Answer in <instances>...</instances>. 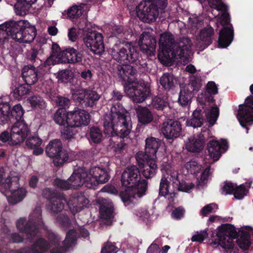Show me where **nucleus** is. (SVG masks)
Listing matches in <instances>:
<instances>
[{"label": "nucleus", "instance_id": "nucleus-1", "mask_svg": "<svg viewBox=\"0 0 253 253\" xmlns=\"http://www.w3.org/2000/svg\"><path fill=\"white\" fill-rule=\"evenodd\" d=\"M192 45L189 38L183 37L178 43H175L171 34L163 33L159 40L158 58L163 64L172 62L186 63L193 53Z\"/></svg>", "mask_w": 253, "mask_h": 253}, {"label": "nucleus", "instance_id": "nucleus-2", "mask_svg": "<svg viewBox=\"0 0 253 253\" xmlns=\"http://www.w3.org/2000/svg\"><path fill=\"white\" fill-rule=\"evenodd\" d=\"M121 182L126 187L120 195L125 206L135 203L138 199L146 194L148 182L141 179L139 170L135 166H129L125 169L122 174Z\"/></svg>", "mask_w": 253, "mask_h": 253}, {"label": "nucleus", "instance_id": "nucleus-3", "mask_svg": "<svg viewBox=\"0 0 253 253\" xmlns=\"http://www.w3.org/2000/svg\"><path fill=\"white\" fill-rule=\"evenodd\" d=\"M41 213V208L37 207L30 214L28 221L24 217H21L17 220L16 228L22 236L17 233H10L7 227L4 226L2 232L5 237L13 243H21L24 239L32 242L40 231L44 228Z\"/></svg>", "mask_w": 253, "mask_h": 253}, {"label": "nucleus", "instance_id": "nucleus-4", "mask_svg": "<svg viewBox=\"0 0 253 253\" xmlns=\"http://www.w3.org/2000/svg\"><path fill=\"white\" fill-rule=\"evenodd\" d=\"M104 133L109 137H126L131 129L128 112L120 104L114 105L110 114L104 117Z\"/></svg>", "mask_w": 253, "mask_h": 253}, {"label": "nucleus", "instance_id": "nucleus-5", "mask_svg": "<svg viewBox=\"0 0 253 253\" xmlns=\"http://www.w3.org/2000/svg\"><path fill=\"white\" fill-rule=\"evenodd\" d=\"M36 36L34 26L26 20L9 21L0 25V43H4L10 37L20 43H30Z\"/></svg>", "mask_w": 253, "mask_h": 253}, {"label": "nucleus", "instance_id": "nucleus-6", "mask_svg": "<svg viewBox=\"0 0 253 253\" xmlns=\"http://www.w3.org/2000/svg\"><path fill=\"white\" fill-rule=\"evenodd\" d=\"M152 3L148 0L140 1L136 6L129 4L128 8L130 13L136 15L140 19L145 22H152L156 20L159 12H163L167 6V0H153Z\"/></svg>", "mask_w": 253, "mask_h": 253}, {"label": "nucleus", "instance_id": "nucleus-7", "mask_svg": "<svg viewBox=\"0 0 253 253\" xmlns=\"http://www.w3.org/2000/svg\"><path fill=\"white\" fill-rule=\"evenodd\" d=\"M237 236L236 228L230 224H223L218 227L216 234L210 241V245L213 248H221V252L231 253L235 245L234 239Z\"/></svg>", "mask_w": 253, "mask_h": 253}, {"label": "nucleus", "instance_id": "nucleus-8", "mask_svg": "<svg viewBox=\"0 0 253 253\" xmlns=\"http://www.w3.org/2000/svg\"><path fill=\"white\" fill-rule=\"evenodd\" d=\"M19 180L17 175L12 176L10 179H7L6 183L2 185L3 189H1V192L6 196L8 202L12 205L21 202L27 193L25 189L19 185Z\"/></svg>", "mask_w": 253, "mask_h": 253}, {"label": "nucleus", "instance_id": "nucleus-9", "mask_svg": "<svg viewBox=\"0 0 253 253\" xmlns=\"http://www.w3.org/2000/svg\"><path fill=\"white\" fill-rule=\"evenodd\" d=\"M113 58L122 64L132 63L138 59L139 55L131 42L115 44L111 50Z\"/></svg>", "mask_w": 253, "mask_h": 253}, {"label": "nucleus", "instance_id": "nucleus-10", "mask_svg": "<svg viewBox=\"0 0 253 253\" xmlns=\"http://www.w3.org/2000/svg\"><path fill=\"white\" fill-rule=\"evenodd\" d=\"M8 95L0 96V124L7 123L11 119L17 121H23L22 118L24 113V110L20 104L14 105L10 114V105Z\"/></svg>", "mask_w": 253, "mask_h": 253}, {"label": "nucleus", "instance_id": "nucleus-11", "mask_svg": "<svg viewBox=\"0 0 253 253\" xmlns=\"http://www.w3.org/2000/svg\"><path fill=\"white\" fill-rule=\"evenodd\" d=\"M83 28L86 32L84 34L83 41L86 47L95 54L101 55L104 51L103 37L101 33L90 29L91 24H86Z\"/></svg>", "mask_w": 253, "mask_h": 253}, {"label": "nucleus", "instance_id": "nucleus-12", "mask_svg": "<svg viewBox=\"0 0 253 253\" xmlns=\"http://www.w3.org/2000/svg\"><path fill=\"white\" fill-rule=\"evenodd\" d=\"M145 153L140 151L136 154V159L139 165H141V160H143L144 157L151 158L152 159H157L158 156L164 154L166 149L159 139L149 137L145 140Z\"/></svg>", "mask_w": 253, "mask_h": 253}, {"label": "nucleus", "instance_id": "nucleus-13", "mask_svg": "<svg viewBox=\"0 0 253 253\" xmlns=\"http://www.w3.org/2000/svg\"><path fill=\"white\" fill-rule=\"evenodd\" d=\"M124 88L126 94L137 103L144 101L150 93L149 87L142 81L125 84Z\"/></svg>", "mask_w": 253, "mask_h": 253}, {"label": "nucleus", "instance_id": "nucleus-14", "mask_svg": "<svg viewBox=\"0 0 253 253\" xmlns=\"http://www.w3.org/2000/svg\"><path fill=\"white\" fill-rule=\"evenodd\" d=\"M45 153L53 159V163L56 166L63 165L68 158L67 152L62 149V144L59 139L50 141L46 147Z\"/></svg>", "mask_w": 253, "mask_h": 253}, {"label": "nucleus", "instance_id": "nucleus-15", "mask_svg": "<svg viewBox=\"0 0 253 253\" xmlns=\"http://www.w3.org/2000/svg\"><path fill=\"white\" fill-rule=\"evenodd\" d=\"M109 170L102 166H98L92 167L88 170H85L88 188L94 189L98 184L107 182L110 178Z\"/></svg>", "mask_w": 253, "mask_h": 253}, {"label": "nucleus", "instance_id": "nucleus-16", "mask_svg": "<svg viewBox=\"0 0 253 253\" xmlns=\"http://www.w3.org/2000/svg\"><path fill=\"white\" fill-rule=\"evenodd\" d=\"M170 166L166 162V165L163 164L161 170L163 173L164 171L166 172V175L163 174L164 176L162 178L159 188V194L161 196L166 197L170 201L173 200V198L175 196V187L174 184L171 180H169L170 173L171 170Z\"/></svg>", "mask_w": 253, "mask_h": 253}, {"label": "nucleus", "instance_id": "nucleus-17", "mask_svg": "<svg viewBox=\"0 0 253 253\" xmlns=\"http://www.w3.org/2000/svg\"><path fill=\"white\" fill-rule=\"evenodd\" d=\"M253 96H248L245 100L244 105H239L237 119L241 126L247 129L248 133L247 125H251L253 123Z\"/></svg>", "mask_w": 253, "mask_h": 253}, {"label": "nucleus", "instance_id": "nucleus-18", "mask_svg": "<svg viewBox=\"0 0 253 253\" xmlns=\"http://www.w3.org/2000/svg\"><path fill=\"white\" fill-rule=\"evenodd\" d=\"M202 4L203 8L209 6L221 12V14L216 17V20L220 22L222 26L229 22V15L228 12V6L222 0H198Z\"/></svg>", "mask_w": 253, "mask_h": 253}, {"label": "nucleus", "instance_id": "nucleus-19", "mask_svg": "<svg viewBox=\"0 0 253 253\" xmlns=\"http://www.w3.org/2000/svg\"><path fill=\"white\" fill-rule=\"evenodd\" d=\"M44 63L36 68L33 65H25L22 70V78L27 85L35 84L41 74L45 73Z\"/></svg>", "mask_w": 253, "mask_h": 253}, {"label": "nucleus", "instance_id": "nucleus-20", "mask_svg": "<svg viewBox=\"0 0 253 253\" xmlns=\"http://www.w3.org/2000/svg\"><path fill=\"white\" fill-rule=\"evenodd\" d=\"M28 125L24 121H17L11 129V142L12 145H17L22 142L29 133Z\"/></svg>", "mask_w": 253, "mask_h": 253}, {"label": "nucleus", "instance_id": "nucleus-21", "mask_svg": "<svg viewBox=\"0 0 253 253\" xmlns=\"http://www.w3.org/2000/svg\"><path fill=\"white\" fill-rule=\"evenodd\" d=\"M68 124L71 126H86L90 122V115L84 109L75 108L73 110L68 112Z\"/></svg>", "mask_w": 253, "mask_h": 253}, {"label": "nucleus", "instance_id": "nucleus-22", "mask_svg": "<svg viewBox=\"0 0 253 253\" xmlns=\"http://www.w3.org/2000/svg\"><path fill=\"white\" fill-rule=\"evenodd\" d=\"M180 123L177 121L169 120L163 123L161 131L167 139L173 140L178 137L181 132Z\"/></svg>", "mask_w": 253, "mask_h": 253}, {"label": "nucleus", "instance_id": "nucleus-23", "mask_svg": "<svg viewBox=\"0 0 253 253\" xmlns=\"http://www.w3.org/2000/svg\"><path fill=\"white\" fill-rule=\"evenodd\" d=\"M228 149V144L225 139H221L219 141L212 139L208 144L209 154L213 161L218 160Z\"/></svg>", "mask_w": 253, "mask_h": 253}, {"label": "nucleus", "instance_id": "nucleus-24", "mask_svg": "<svg viewBox=\"0 0 253 253\" xmlns=\"http://www.w3.org/2000/svg\"><path fill=\"white\" fill-rule=\"evenodd\" d=\"M214 31L211 26L202 29L197 39L196 47L200 51H202L210 45L213 40Z\"/></svg>", "mask_w": 253, "mask_h": 253}, {"label": "nucleus", "instance_id": "nucleus-25", "mask_svg": "<svg viewBox=\"0 0 253 253\" xmlns=\"http://www.w3.org/2000/svg\"><path fill=\"white\" fill-rule=\"evenodd\" d=\"M16 2L14 3L15 11L17 15H23L29 8V5L33 4L36 2H39V4L42 6L45 5L47 7H51L54 0H46L43 1V0H15Z\"/></svg>", "mask_w": 253, "mask_h": 253}, {"label": "nucleus", "instance_id": "nucleus-26", "mask_svg": "<svg viewBox=\"0 0 253 253\" xmlns=\"http://www.w3.org/2000/svg\"><path fill=\"white\" fill-rule=\"evenodd\" d=\"M138 44L144 53L150 55L155 50L156 41L150 33L143 32L139 37Z\"/></svg>", "mask_w": 253, "mask_h": 253}, {"label": "nucleus", "instance_id": "nucleus-27", "mask_svg": "<svg viewBox=\"0 0 253 253\" xmlns=\"http://www.w3.org/2000/svg\"><path fill=\"white\" fill-rule=\"evenodd\" d=\"M88 203V200L81 193L71 197L67 202V205L70 211L75 213L86 207Z\"/></svg>", "mask_w": 253, "mask_h": 253}, {"label": "nucleus", "instance_id": "nucleus-28", "mask_svg": "<svg viewBox=\"0 0 253 253\" xmlns=\"http://www.w3.org/2000/svg\"><path fill=\"white\" fill-rule=\"evenodd\" d=\"M157 160V159H152L151 158L144 157L143 160H141V165L138 163L142 173L145 177L150 178L156 174L158 169Z\"/></svg>", "mask_w": 253, "mask_h": 253}, {"label": "nucleus", "instance_id": "nucleus-29", "mask_svg": "<svg viewBox=\"0 0 253 253\" xmlns=\"http://www.w3.org/2000/svg\"><path fill=\"white\" fill-rule=\"evenodd\" d=\"M87 175L84 168H79L74 171L69 178L71 188L76 189L84 184L88 188Z\"/></svg>", "mask_w": 253, "mask_h": 253}, {"label": "nucleus", "instance_id": "nucleus-30", "mask_svg": "<svg viewBox=\"0 0 253 253\" xmlns=\"http://www.w3.org/2000/svg\"><path fill=\"white\" fill-rule=\"evenodd\" d=\"M129 64H123L118 67V75L123 81L126 82V84L137 81L136 70Z\"/></svg>", "mask_w": 253, "mask_h": 253}, {"label": "nucleus", "instance_id": "nucleus-31", "mask_svg": "<svg viewBox=\"0 0 253 253\" xmlns=\"http://www.w3.org/2000/svg\"><path fill=\"white\" fill-rule=\"evenodd\" d=\"M68 48L63 51L52 52L51 55L44 61L45 72L49 71L50 66L59 63H68Z\"/></svg>", "mask_w": 253, "mask_h": 253}, {"label": "nucleus", "instance_id": "nucleus-32", "mask_svg": "<svg viewBox=\"0 0 253 253\" xmlns=\"http://www.w3.org/2000/svg\"><path fill=\"white\" fill-rule=\"evenodd\" d=\"M217 87L213 82H209L207 85L206 90L204 93L198 95L197 100L201 104H206L213 100V94L217 93Z\"/></svg>", "mask_w": 253, "mask_h": 253}, {"label": "nucleus", "instance_id": "nucleus-33", "mask_svg": "<svg viewBox=\"0 0 253 253\" xmlns=\"http://www.w3.org/2000/svg\"><path fill=\"white\" fill-rule=\"evenodd\" d=\"M204 144V140L201 134L192 135L185 141V148L188 151L198 152L203 149Z\"/></svg>", "mask_w": 253, "mask_h": 253}, {"label": "nucleus", "instance_id": "nucleus-34", "mask_svg": "<svg viewBox=\"0 0 253 253\" xmlns=\"http://www.w3.org/2000/svg\"><path fill=\"white\" fill-rule=\"evenodd\" d=\"M169 180H171L175 187V193L177 191L189 192L194 187V184L190 182L182 181L180 182L178 179V173L175 170H171Z\"/></svg>", "mask_w": 253, "mask_h": 253}, {"label": "nucleus", "instance_id": "nucleus-35", "mask_svg": "<svg viewBox=\"0 0 253 253\" xmlns=\"http://www.w3.org/2000/svg\"><path fill=\"white\" fill-rule=\"evenodd\" d=\"M234 33L232 26L224 27L219 33L218 41V47L226 48L233 40Z\"/></svg>", "mask_w": 253, "mask_h": 253}, {"label": "nucleus", "instance_id": "nucleus-36", "mask_svg": "<svg viewBox=\"0 0 253 253\" xmlns=\"http://www.w3.org/2000/svg\"><path fill=\"white\" fill-rule=\"evenodd\" d=\"M100 203V214L102 218L105 220L111 219L113 217V206L109 199L104 198L99 199Z\"/></svg>", "mask_w": 253, "mask_h": 253}, {"label": "nucleus", "instance_id": "nucleus-37", "mask_svg": "<svg viewBox=\"0 0 253 253\" xmlns=\"http://www.w3.org/2000/svg\"><path fill=\"white\" fill-rule=\"evenodd\" d=\"M136 113L138 122L143 125L150 123L153 120L151 111L146 107L138 106L136 108Z\"/></svg>", "mask_w": 253, "mask_h": 253}, {"label": "nucleus", "instance_id": "nucleus-38", "mask_svg": "<svg viewBox=\"0 0 253 253\" xmlns=\"http://www.w3.org/2000/svg\"><path fill=\"white\" fill-rule=\"evenodd\" d=\"M26 145L30 149H33V154L36 155H39L43 153V149L41 146L42 143V140L37 135L30 137L26 142Z\"/></svg>", "mask_w": 253, "mask_h": 253}, {"label": "nucleus", "instance_id": "nucleus-39", "mask_svg": "<svg viewBox=\"0 0 253 253\" xmlns=\"http://www.w3.org/2000/svg\"><path fill=\"white\" fill-rule=\"evenodd\" d=\"M160 83L165 89L169 90L177 84V80L173 75L166 73L160 78Z\"/></svg>", "mask_w": 253, "mask_h": 253}, {"label": "nucleus", "instance_id": "nucleus-40", "mask_svg": "<svg viewBox=\"0 0 253 253\" xmlns=\"http://www.w3.org/2000/svg\"><path fill=\"white\" fill-rule=\"evenodd\" d=\"M203 121L202 110L197 109L193 112L192 118L186 121V125L193 127H200L203 125Z\"/></svg>", "mask_w": 253, "mask_h": 253}, {"label": "nucleus", "instance_id": "nucleus-41", "mask_svg": "<svg viewBox=\"0 0 253 253\" xmlns=\"http://www.w3.org/2000/svg\"><path fill=\"white\" fill-rule=\"evenodd\" d=\"M67 202L63 195H60L50 202V210L53 213L61 211L64 208V204Z\"/></svg>", "mask_w": 253, "mask_h": 253}, {"label": "nucleus", "instance_id": "nucleus-42", "mask_svg": "<svg viewBox=\"0 0 253 253\" xmlns=\"http://www.w3.org/2000/svg\"><path fill=\"white\" fill-rule=\"evenodd\" d=\"M202 85V80L201 77L199 76H192L190 79V82L187 84L182 85L185 87L189 92H197Z\"/></svg>", "mask_w": 253, "mask_h": 253}, {"label": "nucleus", "instance_id": "nucleus-43", "mask_svg": "<svg viewBox=\"0 0 253 253\" xmlns=\"http://www.w3.org/2000/svg\"><path fill=\"white\" fill-rule=\"evenodd\" d=\"M68 112H67L63 109H58L54 114L53 120L54 122L59 126H62L68 124Z\"/></svg>", "mask_w": 253, "mask_h": 253}, {"label": "nucleus", "instance_id": "nucleus-44", "mask_svg": "<svg viewBox=\"0 0 253 253\" xmlns=\"http://www.w3.org/2000/svg\"><path fill=\"white\" fill-rule=\"evenodd\" d=\"M87 9V5L84 3L73 5L68 10V16L71 18H78Z\"/></svg>", "mask_w": 253, "mask_h": 253}, {"label": "nucleus", "instance_id": "nucleus-45", "mask_svg": "<svg viewBox=\"0 0 253 253\" xmlns=\"http://www.w3.org/2000/svg\"><path fill=\"white\" fill-rule=\"evenodd\" d=\"M68 63L82 64L83 54L74 48H68Z\"/></svg>", "mask_w": 253, "mask_h": 253}, {"label": "nucleus", "instance_id": "nucleus-46", "mask_svg": "<svg viewBox=\"0 0 253 253\" xmlns=\"http://www.w3.org/2000/svg\"><path fill=\"white\" fill-rule=\"evenodd\" d=\"M87 89L79 88L72 91L73 99L79 104H85Z\"/></svg>", "mask_w": 253, "mask_h": 253}, {"label": "nucleus", "instance_id": "nucleus-47", "mask_svg": "<svg viewBox=\"0 0 253 253\" xmlns=\"http://www.w3.org/2000/svg\"><path fill=\"white\" fill-rule=\"evenodd\" d=\"M26 84H22L16 87L13 91L14 97L18 100H20L29 94L31 88Z\"/></svg>", "mask_w": 253, "mask_h": 253}, {"label": "nucleus", "instance_id": "nucleus-48", "mask_svg": "<svg viewBox=\"0 0 253 253\" xmlns=\"http://www.w3.org/2000/svg\"><path fill=\"white\" fill-rule=\"evenodd\" d=\"M181 90L179 95L178 102L182 106H185L189 104L191 99V92L188 90L183 86H181Z\"/></svg>", "mask_w": 253, "mask_h": 253}, {"label": "nucleus", "instance_id": "nucleus-49", "mask_svg": "<svg viewBox=\"0 0 253 253\" xmlns=\"http://www.w3.org/2000/svg\"><path fill=\"white\" fill-rule=\"evenodd\" d=\"M205 115L208 122L213 125L216 122L219 116V109L217 107H212L205 110Z\"/></svg>", "mask_w": 253, "mask_h": 253}, {"label": "nucleus", "instance_id": "nucleus-50", "mask_svg": "<svg viewBox=\"0 0 253 253\" xmlns=\"http://www.w3.org/2000/svg\"><path fill=\"white\" fill-rule=\"evenodd\" d=\"M27 101L31 106L34 109L38 108L43 109L46 107L45 101L39 96L34 95L30 96L28 98Z\"/></svg>", "mask_w": 253, "mask_h": 253}, {"label": "nucleus", "instance_id": "nucleus-51", "mask_svg": "<svg viewBox=\"0 0 253 253\" xmlns=\"http://www.w3.org/2000/svg\"><path fill=\"white\" fill-rule=\"evenodd\" d=\"M204 25V20L202 16L198 17L196 15H191L188 19V25L192 31H195Z\"/></svg>", "mask_w": 253, "mask_h": 253}, {"label": "nucleus", "instance_id": "nucleus-52", "mask_svg": "<svg viewBox=\"0 0 253 253\" xmlns=\"http://www.w3.org/2000/svg\"><path fill=\"white\" fill-rule=\"evenodd\" d=\"M201 169V167L195 161H190L187 162L182 169L183 174H194Z\"/></svg>", "mask_w": 253, "mask_h": 253}, {"label": "nucleus", "instance_id": "nucleus-53", "mask_svg": "<svg viewBox=\"0 0 253 253\" xmlns=\"http://www.w3.org/2000/svg\"><path fill=\"white\" fill-rule=\"evenodd\" d=\"M236 241L240 248L247 250L251 245L250 235L247 232H242Z\"/></svg>", "mask_w": 253, "mask_h": 253}, {"label": "nucleus", "instance_id": "nucleus-54", "mask_svg": "<svg viewBox=\"0 0 253 253\" xmlns=\"http://www.w3.org/2000/svg\"><path fill=\"white\" fill-rule=\"evenodd\" d=\"M151 103L155 109L162 110L168 105V98L166 96L160 95L153 98Z\"/></svg>", "mask_w": 253, "mask_h": 253}, {"label": "nucleus", "instance_id": "nucleus-55", "mask_svg": "<svg viewBox=\"0 0 253 253\" xmlns=\"http://www.w3.org/2000/svg\"><path fill=\"white\" fill-rule=\"evenodd\" d=\"M100 98V95L96 91L87 89L85 106L86 107L93 106Z\"/></svg>", "mask_w": 253, "mask_h": 253}, {"label": "nucleus", "instance_id": "nucleus-56", "mask_svg": "<svg viewBox=\"0 0 253 253\" xmlns=\"http://www.w3.org/2000/svg\"><path fill=\"white\" fill-rule=\"evenodd\" d=\"M56 77L58 82L67 83L73 79L74 73L69 69L63 70L56 74Z\"/></svg>", "mask_w": 253, "mask_h": 253}, {"label": "nucleus", "instance_id": "nucleus-57", "mask_svg": "<svg viewBox=\"0 0 253 253\" xmlns=\"http://www.w3.org/2000/svg\"><path fill=\"white\" fill-rule=\"evenodd\" d=\"M86 24H90V23H86L85 22V26H83L81 24H80L79 26V28L77 29L75 28H72L69 30L68 36V38L70 41L72 42H75L77 39L79 34H80V31H83L84 32V34L86 33L84 30V28H85Z\"/></svg>", "mask_w": 253, "mask_h": 253}, {"label": "nucleus", "instance_id": "nucleus-58", "mask_svg": "<svg viewBox=\"0 0 253 253\" xmlns=\"http://www.w3.org/2000/svg\"><path fill=\"white\" fill-rule=\"evenodd\" d=\"M134 214L139 220L143 221L147 224H148L152 220V217L150 214L146 209H140L136 210Z\"/></svg>", "mask_w": 253, "mask_h": 253}, {"label": "nucleus", "instance_id": "nucleus-59", "mask_svg": "<svg viewBox=\"0 0 253 253\" xmlns=\"http://www.w3.org/2000/svg\"><path fill=\"white\" fill-rule=\"evenodd\" d=\"M74 127H75V126H71L70 125L62 126V127L61 128L62 136L66 139L72 138L76 132Z\"/></svg>", "mask_w": 253, "mask_h": 253}, {"label": "nucleus", "instance_id": "nucleus-60", "mask_svg": "<svg viewBox=\"0 0 253 253\" xmlns=\"http://www.w3.org/2000/svg\"><path fill=\"white\" fill-rule=\"evenodd\" d=\"M90 137L94 143H99L102 138V134L100 129L96 127H92L90 130Z\"/></svg>", "mask_w": 253, "mask_h": 253}, {"label": "nucleus", "instance_id": "nucleus-61", "mask_svg": "<svg viewBox=\"0 0 253 253\" xmlns=\"http://www.w3.org/2000/svg\"><path fill=\"white\" fill-rule=\"evenodd\" d=\"M218 206L214 203H211L204 206L200 211V214L206 216L208 214L215 212Z\"/></svg>", "mask_w": 253, "mask_h": 253}, {"label": "nucleus", "instance_id": "nucleus-62", "mask_svg": "<svg viewBox=\"0 0 253 253\" xmlns=\"http://www.w3.org/2000/svg\"><path fill=\"white\" fill-rule=\"evenodd\" d=\"M53 183L55 186L61 190L72 189L69 179L67 180H64L60 178H56L54 180Z\"/></svg>", "mask_w": 253, "mask_h": 253}, {"label": "nucleus", "instance_id": "nucleus-63", "mask_svg": "<svg viewBox=\"0 0 253 253\" xmlns=\"http://www.w3.org/2000/svg\"><path fill=\"white\" fill-rule=\"evenodd\" d=\"M56 222L65 229L69 228L70 226V220L65 214H59L56 218Z\"/></svg>", "mask_w": 253, "mask_h": 253}, {"label": "nucleus", "instance_id": "nucleus-64", "mask_svg": "<svg viewBox=\"0 0 253 253\" xmlns=\"http://www.w3.org/2000/svg\"><path fill=\"white\" fill-rule=\"evenodd\" d=\"M210 174V167L208 166L204 169V170L202 173L201 177L198 181V186L199 187L203 186L207 183L209 179Z\"/></svg>", "mask_w": 253, "mask_h": 253}]
</instances>
